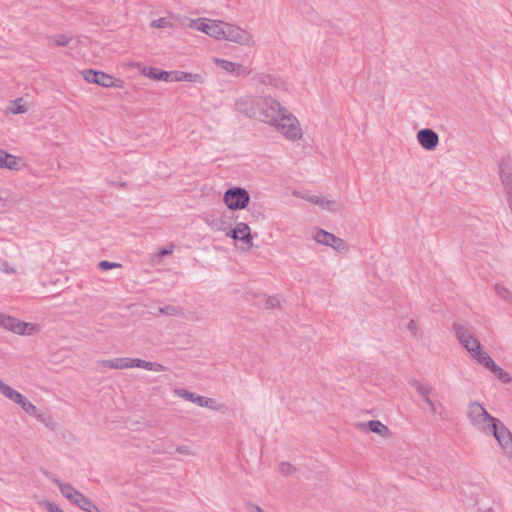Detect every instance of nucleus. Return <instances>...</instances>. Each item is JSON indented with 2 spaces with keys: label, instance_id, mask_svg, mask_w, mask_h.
<instances>
[{
  "label": "nucleus",
  "instance_id": "f257e3e1",
  "mask_svg": "<svg viewBox=\"0 0 512 512\" xmlns=\"http://www.w3.org/2000/svg\"><path fill=\"white\" fill-rule=\"evenodd\" d=\"M247 103L239 101L237 109L244 112L248 117L260 120L261 122L274 125L290 140L301 138V130L297 126V119L288 113L287 109L271 96L256 97L250 100L249 107H243Z\"/></svg>",
  "mask_w": 512,
  "mask_h": 512
},
{
  "label": "nucleus",
  "instance_id": "f03ea898",
  "mask_svg": "<svg viewBox=\"0 0 512 512\" xmlns=\"http://www.w3.org/2000/svg\"><path fill=\"white\" fill-rule=\"evenodd\" d=\"M468 417L477 430L486 435H493L505 454L512 453V434L500 419L491 416L477 402L470 403Z\"/></svg>",
  "mask_w": 512,
  "mask_h": 512
},
{
  "label": "nucleus",
  "instance_id": "7ed1b4c3",
  "mask_svg": "<svg viewBox=\"0 0 512 512\" xmlns=\"http://www.w3.org/2000/svg\"><path fill=\"white\" fill-rule=\"evenodd\" d=\"M0 393L3 394L5 397L10 399L16 404H19L21 408L30 416L35 417L37 420L41 422L46 421V417L43 413H39L37 407L31 403L24 395H22L20 392L14 390L9 385L4 383L0 379Z\"/></svg>",
  "mask_w": 512,
  "mask_h": 512
},
{
  "label": "nucleus",
  "instance_id": "20e7f679",
  "mask_svg": "<svg viewBox=\"0 0 512 512\" xmlns=\"http://www.w3.org/2000/svg\"><path fill=\"white\" fill-rule=\"evenodd\" d=\"M223 201L230 210H242L248 206L250 195L245 188L231 187L225 191Z\"/></svg>",
  "mask_w": 512,
  "mask_h": 512
},
{
  "label": "nucleus",
  "instance_id": "39448f33",
  "mask_svg": "<svg viewBox=\"0 0 512 512\" xmlns=\"http://www.w3.org/2000/svg\"><path fill=\"white\" fill-rule=\"evenodd\" d=\"M83 76L87 82L98 84L102 87L123 88L124 85V81L122 79L115 78L105 72L97 71L93 68L83 71Z\"/></svg>",
  "mask_w": 512,
  "mask_h": 512
},
{
  "label": "nucleus",
  "instance_id": "423d86ee",
  "mask_svg": "<svg viewBox=\"0 0 512 512\" xmlns=\"http://www.w3.org/2000/svg\"><path fill=\"white\" fill-rule=\"evenodd\" d=\"M498 172L507 201L512 200V158L510 156L500 159L498 162Z\"/></svg>",
  "mask_w": 512,
  "mask_h": 512
},
{
  "label": "nucleus",
  "instance_id": "0eeeda50",
  "mask_svg": "<svg viewBox=\"0 0 512 512\" xmlns=\"http://www.w3.org/2000/svg\"><path fill=\"white\" fill-rule=\"evenodd\" d=\"M453 330L461 346L465 348L469 353L480 347V342L476 337H474V335L466 326L459 323H454Z\"/></svg>",
  "mask_w": 512,
  "mask_h": 512
},
{
  "label": "nucleus",
  "instance_id": "6e6552de",
  "mask_svg": "<svg viewBox=\"0 0 512 512\" xmlns=\"http://www.w3.org/2000/svg\"><path fill=\"white\" fill-rule=\"evenodd\" d=\"M313 238L317 243L332 247L338 252H343L348 249L347 244L343 239L323 229H317Z\"/></svg>",
  "mask_w": 512,
  "mask_h": 512
},
{
  "label": "nucleus",
  "instance_id": "1a4fd4ad",
  "mask_svg": "<svg viewBox=\"0 0 512 512\" xmlns=\"http://www.w3.org/2000/svg\"><path fill=\"white\" fill-rule=\"evenodd\" d=\"M222 24H223V21H221V20H212V19L204 18V19H198V20H191L190 27H193L201 32H204L205 34L209 35L210 37H213V38L219 40Z\"/></svg>",
  "mask_w": 512,
  "mask_h": 512
},
{
  "label": "nucleus",
  "instance_id": "9d476101",
  "mask_svg": "<svg viewBox=\"0 0 512 512\" xmlns=\"http://www.w3.org/2000/svg\"><path fill=\"white\" fill-rule=\"evenodd\" d=\"M29 326V323L0 312V327L6 330L19 335H26L30 334V332L26 331Z\"/></svg>",
  "mask_w": 512,
  "mask_h": 512
},
{
  "label": "nucleus",
  "instance_id": "9b49d317",
  "mask_svg": "<svg viewBox=\"0 0 512 512\" xmlns=\"http://www.w3.org/2000/svg\"><path fill=\"white\" fill-rule=\"evenodd\" d=\"M417 140L421 147L427 151L434 150L439 144L438 134L430 128L420 129L417 132Z\"/></svg>",
  "mask_w": 512,
  "mask_h": 512
},
{
  "label": "nucleus",
  "instance_id": "f8f14e48",
  "mask_svg": "<svg viewBox=\"0 0 512 512\" xmlns=\"http://www.w3.org/2000/svg\"><path fill=\"white\" fill-rule=\"evenodd\" d=\"M228 41L245 46H250L254 44L253 35L249 31L235 24H233L231 31L228 35Z\"/></svg>",
  "mask_w": 512,
  "mask_h": 512
},
{
  "label": "nucleus",
  "instance_id": "ddd939ff",
  "mask_svg": "<svg viewBox=\"0 0 512 512\" xmlns=\"http://www.w3.org/2000/svg\"><path fill=\"white\" fill-rule=\"evenodd\" d=\"M177 395L184 398L187 401L196 403L200 407L214 408L215 400L213 398L204 397L190 392L186 389H179L176 391Z\"/></svg>",
  "mask_w": 512,
  "mask_h": 512
},
{
  "label": "nucleus",
  "instance_id": "4468645a",
  "mask_svg": "<svg viewBox=\"0 0 512 512\" xmlns=\"http://www.w3.org/2000/svg\"><path fill=\"white\" fill-rule=\"evenodd\" d=\"M227 236L242 241L248 247L252 245L251 229L246 223H238L235 228L227 233Z\"/></svg>",
  "mask_w": 512,
  "mask_h": 512
},
{
  "label": "nucleus",
  "instance_id": "2eb2a0df",
  "mask_svg": "<svg viewBox=\"0 0 512 512\" xmlns=\"http://www.w3.org/2000/svg\"><path fill=\"white\" fill-rule=\"evenodd\" d=\"M256 83L271 86L276 90H286V83L281 79L271 74H257L253 77Z\"/></svg>",
  "mask_w": 512,
  "mask_h": 512
},
{
  "label": "nucleus",
  "instance_id": "dca6fc26",
  "mask_svg": "<svg viewBox=\"0 0 512 512\" xmlns=\"http://www.w3.org/2000/svg\"><path fill=\"white\" fill-rule=\"evenodd\" d=\"M20 159L15 155H12L2 149H0V168H6L9 170H19Z\"/></svg>",
  "mask_w": 512,
  "mask_h": 512
},
{
  "label": "nucleus",
  "instance_id": "f3484780",
  "mask_svg": "<svg viewBox=\"0 0 512 512\" xmlns=\"http://www.w3.org/2000/svg\"><path fill=\"white\" fill-rule=\"evenodd\" d=\"M47 39L51 47L71 46L72 43L77 42L76 39L67 34H55L49 36Z\"/></svg>",
  "mask_w": 512,
  "mask_h": 512
},
{
  "label": "nucleus",
  "instance_id": "a211bd4d",
  "mask_svg": "<svg viewBox=\"0 0 512 512\" xmlns=\"http://www.w3.org/2000/svg\"><path fill=\"white\" fill-rule=\"evenodd\" d=\"M469 354L473 359H475L479 364L483 365L488 370L495 363V361L489 356V354L481 349V346Z\"/></svg>",
  "mask_w": 512,
  "mask_h": 512
},
{
  "label": "nucleus",
  "instance_id": "6ab92c4d",
  "mask_svg": "<svg viewBox=\"0 0 512 512\" xmlns=\"http://www.w3.org/2000/svg\"><path fill=\"white\" fill-rule=\"evenodd\" d=\"M102 365L110 369H127L131 368V358L120 357L114 359L103 360Z\"/></svg>",
  "mask_w": 512,
  "mask_h": 512
},
{
  "label": "nucleus",
  "instance_id": "aec40b11",
  "mask_svg": "<svg viewBox=\"0 0 512 512\" xmlns=\"http://www.w3.org/2000/svg\"><path fill=\"white\" fill-rule=\"evenodd\" d=\"M142 71L151 79L167 81V76H165L166 71L164 70H159L154 66H143Z\"/></svg>",
  "mask_w": 512,
  "mask_h": 512
},
{
  "label": "nucleus",
  "instance_id": "412c9836",
  "mask_svg": "<svg viewBox=\"0 0 512 512\" xmlns=\"http://www.w3.org/2000/svg\"><path fill=\"white\" fill-rule=\"evenodd\" d=\"M78 508L85 512H100V509L96 504H94L89 498H87L85 495L79 500V502L76 504Z\"/></svg>",
  "mask_w": 512,
  "mask_h": 512
},
{
  "label": "nucleus",
  "instance_id": "4be33fe9",
  "mask_svg": "<svg viewBox=\"0 0 512 512\" xmlns=\"http://www.w3.org/2000/svg\"><path fill=\"white\" fill-rule=\"evenodd\" d=\"M307 200L313 204L323 206L328 210H334V202L327 200L325 197L319 195H310L307 197Z\"/></svg>",
  "mask_w": 512,
  "mask_h": 512
},
{
  "label": "nucleus",
  "instance_id": "5701e85b",
  "mask_svg": "<svg viewBox=\"0 0 512 512\" xmlns=\"http://www.w3.org/2000/svg\"><path fill=\"white\" fill-rule=\"evenodd\" d=\"M489 371L492 372L502 383H509L511 381L510 374L496 363L491 366Z\"/></svg>",
  "mask_w": 512,
  "mask_h": 512
},
{
  "label": "nucleus",
  "instance_id": "b1692460",
  "mask_svg": "<svg viewBox=\"0 0 512 512\" xmlns=\"http://www.w3.org/2000/svg\"><path fill=\"white\" fill-rule=\"evenodd\" d=\"M367 427L369 431L379 435H385L389 431L388 427L379 420H370Z\"/></svg>",
  "mask_w": 512,
  "mask_h": 512
},
{
  "label": "nucleus",
  "instance_id": "393cba45",
  "mask_svg": "<svg viewBox=\"0 0 512 512\" xmlns=\"http://www.w3.org/2000/svg\"><path fill=\"white\" fill-rule=\"evenodd\" d=\"M494 290L496 294L505 302L512 304V292L508 288H506L502 284L496 283L494 285Z\"/></svg>",
  "mask_w": 512,
  "mask_h": 512
},
{
  "label": "nucleus",
  "instance_id": "a878e982",
  "mask_svg": "<svg viewBox=\"0 0 512 512\" xmlns=\"http://www.w3.org/2000/svg\"><path fill=\"white\" fill-rule=\"evenodd\" d=\"M159 312L166 316H180L183 314V309L180 306L167 305L161 307Z\"/></svg>",
  "mask_w": 512,
  "mask_h": 512
},
{
  "label": "nucleus",
  "instance_id": "bb28decb",
  "mask_svg": "<svg viewBox=\"0 0 512 512\" xmlns=\"http://www.w3.org/2000/svg\"><path fill=\"white\" fill-rule=\"evenodd\" d=\"M54 483L58 486L62 495L68 499L72 493L76 490L71 484L64 483L61 480H54Z\"/></svg>",
  "mask_w": 512,
  "mask_h": 512
},
{
  "label": "nucleus",
  "instance_id": "cd10ccee",
  "mask_svg": "<svg viewBox=\"0 0 512 512\" xmlns=\"http://www.w3.org/2000/svg\"><path fill=\"white\" fill-rule=\"evenodd\" d=\"M223 69H225L227 72H229L232 75L235 76H242L249 74L250 71H247V66H221Z\"/></svg>",
  "mask_w": 512,
  "mask_h": 512
},
{
  "label": "nucleus",
  "instance_id": "c85d7f7f",
  "mask_svg": "<svg viewBox=\"0 0 512 512\" xmlns=\"http://www.w3.org/2000/svg\"><path fill=\"white\" fill-rule=\"evenodd\" d=\"M412 385L416 389V391L421 395L424 396L426 394H430L432 388L429 385L422 384L418 380H413Z\"/></svg>",
  "mask_w": 512,
  "mask_h": 512
},
{
  "label": "nucleus",
  "instance_id": "c756f323",
  "mask_svg": "<svg viewBox=\"0 0 512 512\" xmlns=\"http://www.w3.org/2000/svg\"><path fill=\"white\" fill-rule=\"evenodd\" d=\"M180 81H188V82H200L201 76L199 74H192L187 72L179 71Z\"/></svg>",
  "mask_w": 512,
  "mask_h": 512
},
{
  "label": "nucleus",
  "instance_id": "7c9ffc66",
  "mask_svg": "<svg viewBox=\"0 0 512 512\" xmlns=\"http://www.w3.org/2000/svg\"><path fill=\"white\" fill-rule=\"evenodd\" d=\"M150 361H146L139 358H131V368H142L145 370H149Z\"/></svg>",
  "mask_w": 512,
  "mask_h": 512
},
{
  "label": "nucleus",
  "instance_id": "2f4dec72",
  "mask_svg": "<svg viewBox=\"0 0 512 512\" xmlns=\"http://www.w3.org/2000/svg\"><path fill=\"white\" fill-rule=\"evenodd\" d=\"M232 26H233V24H231V23L223 22V24L221 25V31H220L221 34H220L219 40L228 41V35L231 31Z\"/></svg>",
  "mask_w": 512,
  "mask_h": 512
},
{
  "label": "nucleus",
  "instance_id": "473e14b6",
  "mask_svg": "<svg viewBox=\"0 0 512 512\" xmlns=\"http://www.w3.org/2000/svg\"><path fill=\"white\" fill-rule=\"evenodd\" d=\"M121 265L119 263L110 262L107 260H102L98 263V268L102 271H108L116 267H120Z\"/></svg>",
  "mask_w": 512,
  "mask_h": 512
},
{
  "label": "nucleus",
  "instance_id": "72a5a7b5",
  "mask_svg": "<svg viewBox=\"0 0 512 512\" xmlns=\"http://www.w3.org/2000/svg\"><path fill=\"white\" fill-rule=\"evenodd\" d=\"M19 101H21V99L15 100V101L11 102L12 105L10 107V110L14 114H22V113H25L27 111V109H26V107L24 105L19 104Z\"/></svg>",
  "mask_w": 512,
  "mask_h": 512
},
{
  "label": "nucleus",
  "instance_id": "f704fd0d",
  "mask_svg": "<svg viewBox=\"0 0 512 512\" xmlns=\"http://www.w3.org/2000/svg\"><path fill=\"white\" fill-rule=\"evenodd\" d=\"M279 470L283 475H290L296 471V468L289 462H282L280 464Z\"/></svg>",
  "mask_w": 512,
  "mask_h": 512
},
{
  "label": "nucleus",
  "instance_id": "c9c22d12",
  "mask_svg": "<svg viewBox=\"0 0 512 512\" xmlns=\"http://www.w3.org/2000/svg\"><path fill=\"white\" fill-rule=\"evenodd\" d=\"M169 24L170 23L166 18H159L151 22V26L155 28H165Z\"/></svg>",
  "mask_w": 512,
  "mask_h": 512
},
{
  "label": "nucleus",
  "instance_id": "e433bc0d",
  "mask_svg": "<svg viewBox=\"0 0 512 512\" xmlns=\"http://www.w3.org/2000/svg\"><path fill=\"white\" fill-rule=\"evenodd\" d=\"M179 71H166L165 76H167L166 82H179Z\"/></svg>",
  "mask_w": 512,
  "mask_h": 512
},
{
  "label": "nucleus",
  "instance_id": "4c0bfd02",
  "mask_svg": "<svg viewBox=\"0 0 512 512\" xmlns=\"http://www.w3.org/2000/svg\"><path fill=\"white\" fill-rule=\"evenodd\" d=\"M166 367L160 363L157 362H150L149 371L154 372H164L166 371Z\"/></svg>",
  "mask_w": 512,
  "mask_h": 512
},
{
  "label": "nucleus",
  "instance_id": "58836bf2",
  "mask_svg": "<svg viewBox=\"0 0 512 512\" xmlns=\"http://www.w3.org/2000/svg\"><path fill=\"white\" fill-rule=\"evenodd\" d=\"M84 494H82L80 491H78L77 489L72 493V495L70 497H68V500L73 503L74 505H76L79 500L83 497Z\"/></svg>",
  "mask_w": 512,
  "mask_h": 512
},
{
  "label": "nucleus",
  "instance_id": "ea45409f",
  "mask_svg": "<svg viewBox=\"0 0 512 512\" xmlns=\"http://www.w3.org/2000/svg\"><path fill=\"white\" fill-rule=\"evenodd\" d=\"M279 304H280V301H279L278 297H276V296H270V297H268V299L266 301V305L269 308H276L279 306Z\"/></svg>",
  "mask_w": 512,
  "mask_h": 512
},
{
  "label": "nucleus",
  "instance_id": "a19ab883",
  "mask_svg": "<svg viewBox=\"0 0 512 512\" xmlns=\"http://www.w3.org/2000/svg\"><path fill=\"white\" fill-rule=\"evenodd\" d=\"M407 329H408V330H409V332H410L412 335H414V336H416V335L418 334V330H419V329H418V325H417L416 321H415V320H413V319H411V320L409 321V323H408V325H407Z\"/></svg>",
  "mask_w": 512,
  "mask_h": 512
},
{
  "label": "nucleus",
  "instance_id": "79ce46f5",
  "mask_svg": "<svg viewBox=\"0 0 512 512\" xmlns=\"http://www.w3.org/2000/svg\"><path fill=\"white\" fill-rule=\"evenodd\" d=\"M46 509L49 512H65L57 504L52 503V502H47Z\"/></svg>",
  "mask_w": 512,
  "mask_h": 512
},
{
  "label": "nucleus",
  "instance_id": "37998d69",
  "mask_svg": "<svg viewBox=\"0 0 512 512\" xmlns=\"http://www.w3.org/2000/svg\"><path fill=\"white\" fill-rule=\"evenodd\" d=\"M422 398H423V401L429 405L431 413H435L436 412L435 405H434L433 401L430 399L429 394L422 396Z\"/></svg>",
  "mask_w": 512,
  "mask_h": 512
},
{
  "label": "nucleus",
  "instance_id": "c03bdc74",
  "mask_svg": "<svg viewBox=\"0 0 512 512\" xmlns=\"http://www.w3.org/2000/svg\"><path fill=\"white\" fill-rule=\"evenodd\" d=\"M175 451L180 453V454H183V455H190L191 454V450H190L189 446H186V445L178 446L175 449Z\"/></svg>",
  "mask_w": 512,
  "mask_h": 512
},
{
  "label": "nucleus",
  "instance_id": "a18cd8bd",
  "mask_svg": "<svg viewBox=\"0 0 512 512\" xmlns=\"http://www.w3.org/2000/svg\"><path fill=\"white\" fill-rule=\"evenodd\" d=\"M215 64H222V65H225V64H235V63H234V62H231V61H228V60L215 59Z\"/></svg>",
  "mask_w": 512,
  "mask_h": 512
},
{
  "label": "nucleus",
  "instance_id": "49530a36",
  "mask_svg": "<svg viewBox=\"0 0 512 512\" xmlns=\"http://www.w3.org/2000/svg\"><path fill=\"white\" fill-rule=\"evenodd\" d=\"M130 95V93L126 90L120 91L117 93V96L120 98H127Z\"/></svg>",
  "mask_w": 512,
  "mask_h": 512
},
{
  "label": "nucleus",
  "instance_id": "de8ad7c7",
  "mask_svg": "<svg viewBox=\"0 0 512 512\" xmlns=\"http://www.w3.org/2000/svg\"><path fill=\"white\" fill-rule=\"evenodd\" d=\"M251 512H265L261 507L257 505H251Z\"/></svg>",
  "mask_w": 512,
  "mask_h": 512
},
{
  "label": "nucleus",
  "instance_id": "09e8293b",
  "mask_svg": "<svg viewBox=\"0 0 512 512\" xmlns=\"http://www.w3.org/2000/svg\"><path fill=\"white\" fill-rule=\"evenodd\" d=\"M171 253V250L167 249V248H164L160 251V255L161 256H164V255H168Z\"/></svg>",
  "mask_w": 512,
  "mask_h": 512
},
{
  "label": "nucleus",
  "instance_id": "8fccbe9b",
  "mask_svg": "<svg viewBox=\"0 0 512 512\" xmlns=\"http://www.w3.org/2000/svg\"><path fill=\"white\" fill-rule=\"evenodd\" d=\"M47 477L54 483V480H59L54 474L47 473Z\"/></svg>",
  "mask_w": 512,
  "mask_h": 512
}]
</instances>
